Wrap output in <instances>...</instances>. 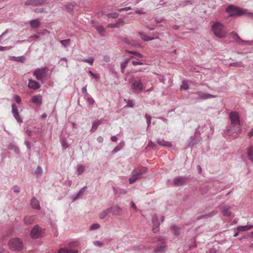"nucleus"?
<instances>
[{"label":"nucleus","instance_id":"obj_1","mask_svg":"<svg viewBox=\"0 0 253 253\" xmlns=\"http://www.w3.org/2000/svg\"><path fill=\"white\" fill-rule=\"evenodd\" d=\"M211 30L214 35L219 38L225 37L226 32L223 25L219 22H215L211 26Z\"/></svg>","mask_w":253,"mask_h":253},{"label":"nucleus","instance_id":"obj_2","mask_svg":"<svg viewBox=\"0 0 253 253\" xmlns=\"http://www.w3.org/2000/svg\"><path fill=\"white\" fill-rule=\"evenodd\" d=\"M241 124H231L227 127L225 133L228 136H232L234 138H237L241 133Z\"/></svg>","mask_w":253,"mask_h":253},{"label":"nucleus","instance_id":"obj_3","mask_svg":"<svg viewBox=\"0 0 253 253\" xmlns=\"http://www.w3.org/2000/svg\"><path fill=\"white\" fill-rule=\"evenodd\" d=\"M9 249L14 252L21 251L24 247L22 241L18 238H14L8 242Z\"/></svg>","mask_w":253,"mask_h":253},{"label":"nucleus","instance_id":"obj_4","mask_svg":"<svg viewBox=\"0 0 253 253\" xmlns=\"http://www.w3.org/2000/svg\"><path fill=\"white\" fill-rule=\"evenodd\" d=\"M80 243L78 241L70 242L68 248H61L58 250V253H78V250L74 249L79 246Z\"/></svg>","mask_w":253,"mask_h":253},{"label":"nucleus","instance_id":"obj_5","mask_svg":"<svg viewBox=\"0 0 253 253\" xmlns=\"http://www.w3.org/2000/svg\"><path fill=\"white\" fill-rule=\"evenodd\" d=\"M246 9L240 8L230 5L226 8V11L230 16H240L246 13Z\"/></svg>","mask_w":253,"mask_h":253},{"label":"nucleus","instance_id":"obj_6","mask_svg":"<svg viewBox=\"0 0 253 253\" xmlns=\"http://www.w3.org/2000/svg\"><path fill=\"white\" fill-rule=\"evenodd\" d=\"M47 70H48L47 67L37 68L34 72V76L39 81H41L44 79H47L49 77V76L45 72Z\"/></svg>","mask_w":253,"mask_h":253},{"label":"nucleus","instance_id":"obj_7","mask_svg":"<svg viewBox=\"0 0 253 253\" xmlns=\"http://www.w3.org/2000/svg\"><path fill=\"white\" fill-rule=\"evenodd\" d=\"M232 35V38L233 40L237 42L238 43L242 45H253V41H244L242 40L238 35V34L235 32H232L231 33Z\"/></svg>","mask_w":253,"mask_h":253},{"label":"nucleus","instance_id":"obj_8","mask_svg":"<svg viewBox=\"0 0 253 253\" xmlns=\"http://www.w3.org/2000/svg\"><path fill=\"white\" fill-rule=\"evenodd\" d=\"M131 88L135 93H139L143 89V84L140 80H135L131 84Z\"/></svg>","mask_w":253,"mask_h":253},{"label":"nucleus","instance_id":"obj_9","mask_svg":"<svg viewBox=\"0 0 253 253\" xmlns=\"http://www.w3.org/2000/svg\"><path fill=\"white\" fill-rule=\"evenodd\" d=\"M195 93L198 95L197 97L196 98V99L198 100H207L208 99L213 98L216 97L215 95L202 91H197Z\"/></svg>","mask_w":253,"mask_h":253},{"label":"nucleus","instance_id":"obj_10","mask_svg":"<svg viewBox=\"0 0 253 253\" xmlns=\"http://www.w3.org/2000/svg\"><path fill=\"white\" fill-rule=\"evenodd\" d=\"M229 117L231 124H241L240 117L236 112H231L229 114Z\"/></svg>","mask_w":253,"mask_h":253},{"label":"nucleus","instance_id":"obj_11","mask_svg":"<svg viewBox=\"0 0 253 253\" xmlns=\"http://www.w3.org/2000/svg\"><path fill=\"white\" fill-rule=\"evenodd\" d=\"M41 229L38 225H35L31 230V237L33 239L39 238L41 235Z\"/></svg>","mask_w":253,"mask_h":253},{"label":"nucleus","instance_id":"obj_12","mask_svg":"<svg viewBox=\"0 0 253 253\" xmlns=\"http://www.w3.org/2000/svg\"><path fill=\"white\" fill-rule=\"evenodd\" d=\"M12 113L15 119L19 124L23 122V120L19 114L17 106L15 104L12 105Z\"/></svg>","mask_w":253,"mask_h":253},{"label":"nucleus","instance_id":"obj_13","mask_svg":"<svg viewBox=\"0 0 253 253\" xmlns=\"http://www.w3.org/2000/svg\"><path fill=\"white\" fill-rule=\"evenodd\" d=\"M47 0H27L25 4L26 5L38 6L46 3Z\"/></svg>","mask_w":253,"mask_h":253},{"label":"nucleus","instance_id":"obj_14","mask_svg":"<svg viewBox=\"0 0 253 253\" xmlns=\"http://www.w3.org/2000/svg\"><path fill=\"white\" fill-rule=\"evenodd\" d=\"M185 177L177 176L173 178V183L175 186L178 187L183 185L186 181Z\"/></svg>","mask_w":253,"mask_h":253},{"label":"nucleus","instance_id":"obj_15","mask_svg":"<svg viewBox=\"0 0 253 253\" xmlns=\"http://www.w3.org/2000/svg\"><path fill=\"white\" fill-rule=\"evenodd\" d=\"M142 173L141 171H135L133 170L132 172V176L130 177L128 180L130 184L134 183L137 179L141 178Z\"/></svg>","mask_w":253,"mask_h":253},{"label":"nucleus","instance_id":"obj_16","mask_svg":"<svg viewBox=\"0 0 253 253\" xmlns=\"http://www.w3.org/2000/svg\"><path fill=\"white\" fill-rule=\"evenodd\" d=\"M156 142L159 145L163 147H171L172 146L171 143L170 142L165 141L163 138H157L156 139Z\"/></svg>","mask_w":253,"mask_h":253},{"label":"nucleus","instance_id":"obj_17","mask_svg":"<svg viewBox=\"0 0 253 253\" xmlns=\"http://www.w3.org/2000/svg\"><path fill=\"white\" fill-rule=\"evenodd\" d=\"M31 101L34 104L40 106L42 104V96L40 94L33 96L31 98Z\"/></svg>","mask_w":253,"mask_h":253},{"label":"nucleus","instance_id":"obj_18","mask_svg":"<svg viewBox=\"0 0 253 253\" xmlns=\"http://www.w3.org/2000/svg\"><path fill=\"white\" fill-rule=\"evenodd\" d=\"M28 87L33 89H38L40 87L39 83L32 79L29 80Z\"/></svg>","mask_w":253,"mask_h":253},{"label":"nucleus","instance_id":"obj_19","mask_svg":"<svg viewBox=\"0 0 253 253\" xmlns=\"http://www.w3.org/2000/svg\"><path fill=\"white\" fill-rule=\"evenodd\" d=\"M31 205L32 207L36 210H40L41 207L40 205L39 201L36 199V197H33L31 201Z\"/></svg>","mask_w":253,"mask_h":253},{"label":"nucleus","instance_id":"obj_20","mask_svg":"<svg viewBox=\"0 0 253 253\" xmlns=\"http://www.w3.org/2000/svg\"><path fill=\"white\" fill-rule=\"evenodd\" d=\"M108 209H111L110 212H112L113 215H118L121 213L122 210L119 206H116Z\"/></svg>","mask_w":253,"mask_h":253},{"label":"nucleus","instance_id":"obj_21","mask_svg":"<svg viewBox=\"0 0 253 253\" xmlns=\"http://www.w3.org/2000/svg\"><path fill=\"white\" fill-rule=\"evenodd\" d=\"M30 25L33 29L38 28L40 25V21L38 19H33L30 21Z\"/></svg>","mask_w":253,"mask_h":253},{"label":"nucleus","instance_id":"obj_22","mask_svg":"<svg viewBox=\"0 0 253 253\" xmlns=\"http://www.w3.org/2000/svg\"><path fill=\"white\" fill-rule=\"evenodd\" d=\"M253 228V225H241L239 226L237 229L239 231H248Z\"/></svg>","mask_w":253,"mask_h":253},{"label":"nucleus","instance_id":"obj_23","mask_svg":"<svg viewBox=\"0 0 253 253\" xmlns=\"http://www.w3.org/2000/svg\"><path fill=\"white\" fill-rule=\"evenodd\" d=\"M230 208L231 207L230 206H225L222 208L221 212L224 216L227 217L230 216L231 214V211H229Z\"/></svg>","mask_w":253,"mask_h":253},{"label":"nucleus","instance_id":"obj_24","mask_svg":"<svg viewBox=\"0 0 253 253\" xmlns=\"http://www.w3.org/2000/svg\"><path fill=\"white\" fill-rule=\"evenodd\" d=\"M86 188L87 187L86 186H84L79 191V192L77 193V194L76 196H73V201H76L77 199H78L80 197L83 196Z\"/></svg>","mask_w":253,"mask_h":253},{"label":"nucleus","instance_id":"obj_25","mask_svg":"<svg viewBox=\"0 0 253 253\" xmlns=\"http://www.w3.org/2000/svg\"><path fill=\"white\" fill-rule=\"evenodd\" d=\"M247 156L248 159L253 163V146H250L247 150Z\"/></svg>","mask_w":253,"mask_h":253},{"label":"nucleus","instance_id":"obj_26","mask_svg":"<svg viewBox=\"0 0 253 253\" xmlns=\"http://www.w3.org/2000/svg\"><path fill=\"white\" fill-rule=\"evenodd\" d=\"M101 120H97L96 121H94L92 123V128L90 129V131L91 132H93L96 131L97 129L98 126L101 124Z\"/></svg>","mask_w":253,"mask_h":253},{"label":"nucleus","instance_id":"obj_27","mask_svg":"<svg viewBox=\"0 0 253 253\" xmlns=\"http://www.w3.org/2000/svg\"><path fill=\"white\" fill-rule=\"evenodd\" d=\"M34 220V215L26 216L24 219V222L25 224L29 225L33 223Z\"/></svg>","mask_w":253,"mask_h":253},{"label":"nucleus","instance_id":"obj_28","mask_svg":"<svg viewBox=\"0 0 253 253\" xmlns=\"http://www.w3.org/2000/svg\"><path fill=\"white\" fill-rule=\"evenodd\" d=\"M75 4L76 3L75 2L67 4L65 5V8L67 11H68L69 13H72V11H73Z\"/></svg>","mask_w":253,"mask_h":253},{"label":"nucleus","instance_id":"obj_29","mask_svg":"<svg viewBox=\"0 0 253 253\" xmlns=\"http://www.w3.org/2000/svg\"><path fill=\"white\" fill-rule=\"evenodd\" d=\"M111 209H107L106 210H104L99 214V217L100 219H103L105 218L108 215L109 212H110Z\"/></svg>","mask_w":253,"mask_h":253},{"label":"nucleus","instance_id":"obj_30","mask_svg":"<svg viewBox=\"0 0 253 253\" xmlns=\"http://www.w3.org/2000/svg\"><path fill=\"white\" fill-rule=\"evenodd\" d=\"M197 136H196V137L193 136V137H190V141L188 144V146H189V147L192 146L195 144L197 143L198 141H199V140H200L199 138H197Z\"/></svg>","mask_w":253,"mask_h":253},{"label":"nucleus","instance_id":"obj_31","mask_svg":"<svg viewBox=\"0 0 253 253\" xmlns=\"http://www.w3.org/2000/svg\"><path fill=\"white\" fill-rule=\"evenodd\" d=\"M139 35L140 38L144 41H152L154 39V38L149 37L143 32H139Z\"/></svg>","mask_w":253,"mask_h":253},{"label":"nucleus","instance_id":"obj_32","mask_svg":"<svg viewBox=\"0 0 253 253\" xmlns=\"http://www.w3.org/2000/svg\"><path fill=\"white\" fill-rule=\"evenodd\" d=\"M96 30L98 32V33L99 34L100 36L104 37V33H105V29L102 26H97L95 27Z\"/></svg>","mask_w":253,"mask_h":253},{"label":"nucleus","instance_id":"obj_33","mask_svg":"<svg viewBox=\"0 0 253 253\" xmlns=\"http://www.w3.org/2000/svg\"><path fill=\"white\" fill-rule=\"evenodd\" d=\"M129 62V59H126L124 61L121 63V72L124 73L125 68L127 66L128 63Z\"/></svg>","mask_w":253,"mask_h":253},{"label":"nucleus","instance_id":"obj_34","mask_svg":"<svg viewBox=\"0 0 253 253\" xmlns=\"http://www.w3.org/2000/svg\"><path fill=\"white\" fill-rule=\"evenodd\" d=\"M216 213H217V211H213L211 212H210L207 214L203 215L201 216L198 219H202L203 218L211 217V216H213V215H215Z\"/></svg>","mask_w":253,"mask_h":253},{"label":"nucleus","instance_id":"obj_35","mask_svg":"<svg viewBox=\"0 0 253 253\" xmlns=\"http://www.w3.org/2000/svg\"><path fill=\"white\" fill-rule=\"evenodd\" d=\"M68 60L66 58L63 57L60 59L59 60V63L60 64L61 66H64L65 67H68Z\"/></svg>","mask_w":253,"mask_h":253},{"label":"nucleus","instance_id":"obj_36","mask_svg":"<svg viewBox=\"0 0 253 253\" xmlns=\"http://www.w3.org/2000/svg\"><path fill=\"white\" fill-rule=\"evenodd\" d=\"M8 149L13 150L16 153L18 154L20 152V150L18 147L14 144H10L8 146Z\"/></svg>","mask_w":253,"mask_h":253},{"label":"nucleus","instance_id":"obj_37","mask_svg":"<svg viewBox=\"0 0 253 253\" xmlns=\"http://www.w3.org/2000/svg\"><path fill=\"white\" fill-rule=\"evenodd\" d=\"M85 170V167L83 165H79L78 166V169H77V174L78 175H81L82 173H84Z\"/></svg>","mask_w":253,"mask_h":253},{"label":"nucleus","instance_id":"obj_38","mask_svg":"<svg viewBox=\"0 0 253 253\" xmlns=\"http://www.w3.org/2000/svg\"><path fill=\"white\" fill-rule=\"evenodd\" d=\"M106 16L109 19H116L119 16V14L117 12L110 13L107 14Z\"/></svg>","mask_w":253,"mask_h":253},{"label":"nucleus","instance_id":"obj_39","mask_svg":"<svg viewBox=\"0 0 253 253\" xmlns=\"http://www.w3.org/2000/svg\"><path fill=\"white\" fill-rule=\"evenodd\" d=\"M70 42V39H69L61 40L60 41V42L61 43L62 45L64 47H66L67 45H69Z\"/></svg>","mask_w":253,"mask_h":253},{"label":"nucleus","instance_id":"obj_40","mask_svg":"<svg viewBox=\"0 0 253 253\" xmlns=\"http://www.w3.org/2000/svg\"><path fill=\"white\" fill-rule=\"evenodd\" d=\"M87 98L86 99V102L90 104V105H93L95 103V101L93 99V98L91 96V95H88L87 96Z\"/></svg>","mask_w":253,"mask_h":253},{"label":"nucleus","instance_id":"obj_41","mask_svg":"<svg viewBox=\"0 0 253 253\" xmlns=\"http://www.w3.org/2000/svg\"><path fill=\"white\" fill-rule=\"evenodd\" d=\"M165 251V246L164 245L160 246L155 249V252L157 253H164Z\"/></svg>","mask_w":253,"mask_h":253},{"label":"nucleus","instance_id":"obj_42","mask_svg":"<svg viewBox=\"0 0 253 253\" xmlns=\"http://www.w3.org/2000/svg\"><path fill=\"white\" fill-rule=\"evenodd\" d=\"M171 229L172 230L173 233L175 235H178L180 234V229L176 226H172Z\"/></svg>","mask_w":253,"mask_h":253},{"label":"nucleus","instance_id":"obj_43","mask_svg":"<svg viewBox=\"0 0 253 253\" xmlns=\"http://www.w3.org/2000/svg\"><path fill=\"white\" fill-rule=\"evenodd\" d=\"M127 52L128 53H130L131 54H133L140 58H141L143 57L142 54H141V53H140L138 52L133 51H127Z\"/></svg>","mask_w":253,"mask_h":253},{"label":"nucleus","instance_id":"obj_44","mask_svg":"<svg viewBox=\"0 0 253 253\" xmlns=\"http://www.w3.org/2000/svg\"><path fill=\"white\" fill-rule=\"evenodd\" d=\"M229 66L244 67V64L242 62H233L230 63Z\"/></svg>","mask_w":253,"mask_h":253},{"label":"nucleus","instance_id":"obj_45","mask_svg":"<svg viewBox=\"0 0 253 253\" xmlns=\"http://www.w3.org/2000/svg\"><path fill=\"white\" fill-rule=\"evenodd\" d=\"M42 172V169L40 166H38L35 171V174L37 176L41 175Z\"/></svg>","mask_w":253,"mask_h":253},{"label":"nucleus","instance_id":"obj_46","mask_svg":"<svg viewBox=\"0 0 253 253\" xmlns=\"http://www.w3.org/2000/svg\"><path fill=\"white\" fill-rule=\"evenodd\" d=\"M25 59L26 58L24 56H18L17 57L15 58V61L23 63L25 61Z\"/></svg>","mask_w":253,"mask_h":253},{"label":"nucleus","instance_id":"obj_47","mask_svg":"<svg viewBox=\"0 0 253 253\" xmlns=\"http://www.w3.org/2000/svg\"><path fill=\"white\" fill-rule=\"evenodd\" d=\"M94 60V58L91 57L88 59H83L81 61L84 62L88 63L89 64H90V65H92V64L93 63Z\"/></svg>","mask_w":253,"mask_h":253},{"label":"nucleus","instance_id":"obj_48","mask_svg":"<svg viewBox=\"0 0 253 253\" xmlns=\"http://www.w3.org/2000/svg\"><path fill=\"white\" fill-rule=\"evenodd\" d=\"M145 117L146 119V122L147 124V127H149L151 124V117L149 115H148L147 114H146L145 115Z\"/></svg>","mask_w":253,"mask_h":253},{"label":"nucleus","instance_id":"obj_49","mask_svg":"<svg viewBox=\"0 0 253 253\" xmlns=\"http://www.w3.org/2000/svg\"><path fill=\"white\" fill-rule=\"evenodd\" d=\"M154 21L157 23H161L165 21V18L164 17H157L155 18Z\"/></svg>","mask_w":253,"mask_h":253},{"label":"nucleus","instance_id":"obj_50","mask_svg":"<svg viewBox=\"0 0 253 253\" xmlns=\"http://www.w3.org/2000/svg\"><path fill=\"white\" fill-rule=\"evenodd\" d=\"M124 23V21L122 18L118 19L116 22V24L117 25V28H119L120 26L123 25Z\"/></svg>","mask_w":253,"mask_h":253},{"label":"nucleus","instance_id":"obj_51","mask_svg":"<svg viewBox=\"0 0 253 253\" xmlns=\"http://www.w3.org/2000/svg\"><path fill=\"white\" fill-rule=\"evenodd\" d=\"M123 146V145H118V146H117L112 151V153H116L118 152H119L120 150H121V149L122 148Z\"/></svg>","mask_w":253,"mask_h":253},{"label":"nucleus","instance_id":"obj_52","mask_svg":"<svg viewBox=\"0 0 253 253\" xmlns=\"http://www.w3.org/2000/svg\"><path fill=\"white\" fill-rule=\"evenodd\" d=\"M159 223L153 225L152 230L154 233H156L159 231Z\"/></svg>","mask_w":253,"mask_h":253},{"label":"nucleus","instance_id":"obj_53","mask_svg":"<svg viewBox=\"0 0 253 253\" xmlns=\"http://www.w3.org/2000/svg\"><path fill=\"white\" fill-rule=\"evenodd\" d=\"M157 241L160 242L163 245H164L166 242V239L163 237H159L157 238Z\"/></svg>","mask_w":253,"mask_h":253},{"label":"nucleus","instance_id":"obj_54","mask_svg":"<svg viewBox=\"0 0 253 253\" xmlns=\"http://www.w3.org/2000/svg\"><path fill=\"white\" fill-rule=\"evenodd\" d=\"M99 227H100L99 224H98L97 223H94L90 226L89 229L90 230H93L94 229H98V228H99Z\"/></svg>","mask_w":253,"mask_h":253},{"label":"nucleus","instance_id":"obj_55","mask_svg":"<svg viewBox=\"0 0 253 253\" xmlns=\"http://www.w3.org/2000/svg\"><path fill=\"white\" fill-rule=\"evenodd\" d=\"M152 221L153 225L156 224L157 223H159L158 218L156 215L153 216Z\"/></svg>","mask_w":253,"mask_h":253},{"label":"nucleus","instance_id":"obj_56","mask_svg":"<svg viewBox=\"0 0 253 253\" xmlns=\"http://www.w3.org/2000/svg\"><path fill=\"white\" fill-rule=\"evenodd\" d=\"M147 147H152L153 149H155L156 145L152 141H149Z\"/></svg>","mask_w":253,"mask_h":253},{"label":"nucleus","instance_id":"obj_57","mask_svg":"<svg viewBox=\"0 0 253 253\" xmlns=\"http://www.w3.org/2000/svg\"><path fill=\"white\" fill-rule=\"evenodd\" d=\"M12 189L14 193H19L20 192V187L17 185H14L12 187Z\"/></svg>","mask_w":253,"mask_h":253},{"label":"nucleus","instance_id":"obj_58","mask_svg":"<svg viewBox=\"0 0 253 253\" xmlns=\"http://www.w3.org/2000/svg\"><path fill=\"white\" fill-rule=\"evenodd\" d=\"M61 145H62V147L64 149H66L69 147L68 143L64 140H62Z\"/></svg>","mask_w":253,"mask_h":253},{"label":"nucleus","instance_id":"obj_59","mask_svg":"<svg viewBox=\"0 0 253 253\" xmlns=\"http://www.w3.org/2000/svg\"><path fill=\"white\" fill-rule=\"evenodd\" d=\"M208 190V188L206 187H202L200 188V191L202 195L205 194Z\"/></svg>","mask_w":253,"mask_h":253},{"label":"nucleus","instance_id":"obj_60","mask_svg":"<svg viewBox=\"0 0 253 253\" xmlns=\"http://www.w3.org/2000/svg\"><path fill=\"white\" fill-rule=\"evenodd\" d=\"M12 48V46H0V51H2L5 50H8Z\"/></svg>","mask_w":253,"mask_h":253},{"label":"nucleus","instance_id":"obj_61","mask_svg":"<svg viewBox=\"0 0 253 253\" xmlns=\"http://www.w3.org/2000/svg\"><path fill=\"white\" fill-rule=\"evenodd\" d=\"M93 244L95 246H99V247H101L103 245L102 242L99 241H94L93 242Z\"/></svg>","mask_w":253,"mask_h":253},{"label":"nucleus","instance_id":"obj_62","mask_svg":"<svg viewBox=\"0 0 253 253\" xmlns=\"http://www.w3.org/2000/svg\"><path fill=\"white\" fill-rule=\"evenodd\" d=\"M132 64L133 66H136L142 65L143 63L141 61H132Z\"/></svg>","mask_w":253,"mask_h":253},{"label":"nucleus","instance_id":"obj_63","mask_svg":"<svg viewBox=\"0 0 253 253\" xmlns=\"http://www.w3.org/2000/svg\"><path fill=\"white\" fill-rule=\"evenodd\" d=\"M14 99H15V101L17 103H20L21 102V99L20 98V96H19L18 95H15V97H14Z\"/></svg>","mask_w":253,"mask_h":253},{"label":"nucleus","instance_id":"obj_64","mask_svg":"<svg viewBox=\"0 0 253 253\" xmlns=\"http://www.w3.org/2000/svg\"><path fill=\"white\" fill-rule=\"evenodd\" d=\"M82 92L83 93H84V94H85L86 96L88 95H89L87 92V88H86V86H85L84 87H83L82 88Z\"/></svg>","mask_w":253,"mask_h":253}]
</instances>
